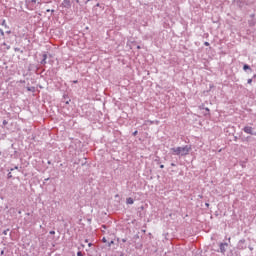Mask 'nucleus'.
<instances>
[{
  "label": "nucleus",
  "instance_id": "obj_1",
  "mask_svg": "<svg viewBox=\"0 0 256 256\" xmlns=\"http://www.w3.org/2000/svg\"><path fill=\"white\" fill-rule=\"evenodd\" d=\"M171 151L173 152V155H181V157H185V155H189L191 146L186 145L183 147L171 148Z\"/></svg>",
  "mask_w": 256,
  "mask_h": 256
},
{
  "label": "nucleus",
  "instance_id": "obj_2",
  "mask_svg": "<svg viewBox=\"0 0 256 256\" xmlns=\"http://www.w3.org/2000/svg\"><path fill=\"white\" fill-rule=\"evenodd\" d=\"M219 247H220V253H223V255H225V253L227 251V247H229V244H227V243H220Z\"/></svg>",
  "mask_w": 256,
  "mask_h": 256
},
{
  "label": "nucleus",
  "instance_id": "obj_3",
  "mask_svg": "<svg viewBox=\"0 0 256 256\" xmlns=\"http://www.w3.org/2000/svg\"><path fill=\"white\" fill-rule=\"evenodd\" d=\"M244 133H247L248 135H253V127L246 126L243 128Z\"/></svg>",
  "mask_w": 256,
  "mask_h": 256
},
{
  "label": "nucleus",
  "instance_id": "obj_4",
  "mask_svg": "<svg viewBox=\"0 0 256 256\" xmlns=\"http://www.w3.org/2000/svg\"><path fill=\"white\" fill-rule=\"evenodd\" d=\"M62 5L66 9H71V1L70 0H63Z\"/></svg>",
  "mask_w": 256,
  "mask_h": 256
},
{
  "label": "nucleus",
  "instance_id": "obj_5",
  "mask_svg": "<svg viewBox=\"0 0 256 256\" xmlns=\"http://www.w3.org/2000/svg\"><path fill=\"white\" fill-rule=\"evenodd\" d=\"M245 245V239H242L238 242V249H247Z\"/></svg>",
  "mask_w": 256,
  "mask_h": 256
},
{
  "label": "nucleus",
  "instance_id": "obj_6",
  "mask_svg": "<svg viewBox=\"0 0 256 256\" xmlns=\"http://www.w3.org/2000/svg\"><path fill=\"white\" fill-rule=\"evenodd\" d=\"M47 64V54H43V59L41 61V65H46Z\"/></svg>",
  "mask_w": 256,
  "mask_h": 256
},
{
  "label": "nucleus",
  "instance_id": "obj_7",
  "mask_svg": "<svg viewBox=\"0 0 256 256\" xmlns=\"http://www.w3.org/2000/svg\"><path fill=\"white\" fill-rule=\"evenodd\" d=\"M126 203H127V205H133L134 203H135V201L133 200V198H127L126 199Z\"/></svg>",
  "mask_w": 256,
  "mask_h": 256
},
{
  "label": "nucleus",
  "instance_id": "obj_8",
  "mask_svg": "<svg viewBox=\"0 0 256 256\" xmlns=\"http://www.w3.org/2000/svg\"><path fill=\"white\" fill-rule=\"evenodd\" d=\"M243 69H244V71L251 70V66L245 64V65L243 66Z\"/></svg>",
  "mask_w": 256,
  "mask_h": 256
},
{
  "label": "nucleus",
  "instance_id": "obj_9",
  "mask_svg": "<svg viewBox=\"0 0 256 256\" xmlns=\"http://www.w3.org/2000/svg\"><path fill=\"white\" fill-rule=\"evenodd\" d=\"M2 26L7 28V22L5 20L2 21Z\"/></svg>",
  "mask_w": 256,
  "mask_h": 256
},
{
  "label": "nucleus",
  "instance_id": "obj_10",
  "mask_svg": "<svg viewBox=\"0 0 256 256\" xmlns=\"http://www.w3.org/2000/svg\"><path fill=\"white\" fill-rule=\"evenodd\" d=\"M0 34L2 37H5V32L3 31V29H0Z\"/></svg>",
  "mask_w": 256,
  "mask_h": 256
},
{
  "label": "nucleus",
  "instance_id": "obj_11",
  "mask_svg": "<svg viewBox=\"0 0 256 256\" xmlns=\"http://www.w3.org/2000/svg\"><path fill=\"white\" fill-rule=\"evenodd\" d=\"M247 83L249 84V85H251V83H253V79H248V81H247Z\"/></svg>",
  "mask_w": 256,
  "mask_h": 256
},
{
  "label": "nucleus",
  "instance_id": "obj_12",
  "mask_svg": "<svg viewBox=\"0 0 256 256\" xmlns=\"http://www.w3.org/2000/svg\"><path fill=\"white\" fill-rule=\"evenodd\" d=\"M8 121L7 120H3V126L5 127V125H8Z\"/></svg>",
  "mask_w": 256,
  "mask_h": 256
},
{
  "label": "nucleus",
  "instance_id": "obj_13",
  "mask_svg": "<svg viewBox=\"0 0 256 256\" xmlns=\"http://www.w3.org/2000/svg\"><path fill=\"white\" fill-rule=\"evenodd\" d=\"M15 169H19V167L15 166L14 168H11L10 171H15Z\"/></svg>",
  "mask_w": 256,
  "mask_h": 256
},
{
  "label": "nucleus",
  "instance_id": "obj_14",
  "mask_svg": "<svg viewBox=\"0 0 256 256\" xmlns=\"http://www.w3.org/2000/svg\"><path fill=\"white\" fill-rule=\"evenodd\" d=\"M13 177V175L11 174V172L8 173V179H11Z\"/></svg>",
  "mask_w": 256,
  "mask_h": 256
},
{
  "label": "nucleus",
  "instance_id": "obj_15",
  "mask_svg": "<svg viewBox=\"0 0 256 256\" xmlns=\"http://www.w3.org/2000/svg\"><path fill=\"white\" fill-rule=\"evenodd\" d=\"M102 242L107 243V238L106 237L102 238Z\"/></svg>",
  "mask_w": 256,
  "mask_h": 256
},
{
  "label": "nucleus",
  "instance_id": "obj_16",
  "mask_svg": "<svg viewBox=\"0 0 256 256\" xmlns=\"http://www.w3.org/2000/svg\"><path fill=\"white\" fill-rule=\"evenodd\" d=\"M77 256H83V252L81 251L77 252Z\"/></svg>",
  "mask_w": 256,
  "mask_h": 256
},
{
  "label": "nucleus",
  "instance_id": "obj_17",
  "mask_svg": "<svg viewBox=\"0 0 256 256\" xmlns=\"http://www.w3.org/2000/svg\"><path fill=\"white\" fill-rule=\"evenodd\" d=\"M205 47H209V42H204Z\"/></svg>",
  "mask_w": 256,
  "mask_h": 256
},
{
  "label": "nucleus",
  "instance_id": "obj_18",
  "mask_svg": "<svg viewBox=\"0 0 256 256\" xmlns=\"http://www.w3.org/2000/svg\"><path fill=\"white\" fill-rule=\"evenodd\" d=\"M160 169H165V165L161 164Z\"/></svg>",
  "mask_w": 256,
  "mask_h": 256
},
{
  "label": "nucleus",
  "instance_id": "obj_19",
  "mask_svg": "<svg viewBox=\"0 0 256 256\" xmlns=\"http://www.w3.org/2000/svg\"><path fill=\"white\" fill-rule=\"evenodd\" d=\"M113 241H111L109 244H108V247H111V245H113Z\"/></svg>",
  "mask_w": 256,
  "mask_h": 256
},
{
  "label": "nucleus",
  "instance_id": "obj_20",
  "mask_svg": "<svg viewBox=\"0 0 256 256\" xmlns=\"http://www.w3.org/2000/svg\"><path fill=\"white\" fill-rule=\"evenodd\" d=\"M50 235H55V231H50Z\"/></svg>",
  "mask_w": 256,
  "mask_h": 256
},
{
  "label": "nucleus",
  "instance_id": "obj_21",
  "mask_svg": "<svg viewBox=\"0 0 256 256\" xmlns=\"http://www.w3.org/2000/svg\"><path fill=\"white\" fill-rule=\"evenodd\" d=\"M122 242H123V243H127V239H125V238L122 239Z\"/></svg>",
  "mask_w": 256,
  "mask_h": 256
},
{
  "label": "nucleus",
  "instance_id": "obj_22",
  "mask_svg": "<svg viewBox=\"0 0 256 256\" xmlns=\"http://www.w3.org/2000/svg\"><path fill=\"white\" fill-rule=\"evenodd\" d=\"M7 231H9V230H5V231L3 232V235H7Z\"/></svg>",
  "mask_w": 256,
  "mask_h": 256
},
{
  "label": "nucleus",
  "instance_id": "obj_23",
  "mask_svg": "<svg viewBox=\"0 0 256 256\" xmlns=\"http://www.w3.org/2000/svg\"><path fill=\"white\" fill-rule=\"evenodd\" d=\"M88 247H93V243H89V244H88Z\"/></svg>",
  "mask_w": 256,
  "mask_h": 256
},
{
  "label": "nucleus",
  "instance_id": "obj_24",
  "mask_svg": "<svg viewBox=\"0 0 256 256\" xmlns=\"http://www.w3.org/2000/svg\"><path fill=\"white\" fill-rule=\"evenodd\" d=\"M31 3H37V0H31Z\"/></svg>",
  "mask_w": 256,
  "mask_h": 256
},
{
  "label": "nucleus",
  "instance_id": "obj_25",
  "mask_svg": "<svg viewBox=\"0 0 256 256\" xmlns=\"http://www.w3.org/2000/svg\"><path fill=\"white\" fill-rule=\"evenodd\" d=\"M176 165H175V163H171V167H175Z\"/></svg>",
  "mask_w": 256,
  "mask_h": 256
},
{
  "label": "nucleus",
  "instance_id": "obj_26",
  "mask_svg": "<svg viewBox=\"0 0 256 256\" xmlns=\"http://www.w3.org/2000/svg\"><path fill=\"white\" fill-rule=\"evenodd\" d=\"M137 133H138V132H137V131H135V132L133 133V135L135 136V135H137Z\"/></svg>",
  "mask_w": 256,
  "mask_h": 256
},
{
  "label": "nucleus",
  "instance_id": "obj_27",
  "mask_svg": "<svg viewBox=\"0 0 256 256\" xmlns=\"http://www.w3.org/2000/svg\"><path fill=\"white\" fill-rule=\"evenodd\" d=\"M6 33L9 35V34H11V31H7Z\"/></svg>",
  "mask_w": 256,
  "mask_h": 256
},
{
  "label": "nucleus",
  "instance_id": "obj_28",
  "mask_svg": "<svg viewBox=\"0 0 256 256\" xmlns=\"http://www.w3.org/2000/svg\"><path fill=\"white\" fill-rule=\"evenodd\" d=\"M205 205H206V207H209V203H206Z\"/></svg>",
  "mask_w": 256,
  "mask_h": 256
},
{
  "label": "nucleus",
  "instance_id": "obj_29",
  "mask_svg": "<svg viewBox=\"0 0 256 256\" xmlns=\"http://www.w3.org/2000/svg\"><path fill=\"white\" fill-rule=\"evenodd\" d=\"M85 243H89V240L86 239V240H85Z\"/></svg>",
  "mask_w": 256,
  "mask_h": 256
},
{
  "label": "nucleus",
  "instance_id": "obj_30",
  "mask_svg": "<svg viewBox=\"0 0 256 256\" xmlns=\"http://www.w3.org/2000/svg\"><path fill=\"white\" fill-rule=\"evenodd\" d=\"M76 3H79V0H76Z\"/></svg>",
  "mask_w": 256,
  "mask_h": 256
},
{
  "label": "nucleus",
  "instance_id": "obj_31",
  "mask_svg": "<svg viewBox=\"0 0 256 256\" xmlns=\"http://www.w3.org/2000/svg\"><path fill=\"white\" fill-rule=\"evenodd\" d=\"M124 255H125V254L122 253L120 256H124Z\"/></svg>",
  "mask_w": 256,
  "mask_h": 256
},
{
  "label": "nucleus",
  "instance_id": "obj_32",
  "mask_svg": "<svg viewBox=\"0 0 256 256\" xmlns=\"http://www.w3.org/2000/svg\"><path fill=\"white\" fill-rule=\"evenodd\" d=\"M253 135H255V136H256V132H255V133H253Z\"/></svg>",
  "mask_w": 256,
  "mask_h": 256
},
{
  "label": "nucleus",
  "instance_id": "obj_33",
  "mask_svg": "<svg viewBox=\"0 0 256 256\" xmlns=\"http://www.w3.org/2000/svg\"><path fill=\"white\" fill-rule=\"evenodd\" d=\"M74 83H77V80H76V81H74Z\"/></svg>",
  "mask_w": 256,
  "mask_h": 256
}]
</instances>
